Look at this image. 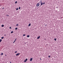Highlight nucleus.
I'll list each match as a JSON object with an SVG mask.
<instances>
[{"label":"nucleus","mask_w":63,"mask_h":63,"mask_svg":"<svg viewBox=\"0 0 63 63\" xmlns=\"http://www.w3.org/2000/svg\"><path fill=\"white\" fill-rule=\"evenodd\" d=\"M1 41H2V39H0V42H1Z\"/></svg>","instance_id":"dca6fc26"},{"label":"nucleus","mask_w":63,"mask_h":63,"mask_svg":"<svg viewBox=\"0 0 63 63\" xmlns=\"http://www.w3.org/2000/svg\"><path fill=\"white\" fill-rule=\"evenodd\" d=\"M17 1H16L15 2V4H16L17 3Z\"/></svg>","instance_id":"aec40b11"},{"label":"nucleus","mask_w":63,"mask_h":63,"mask_svg":"<svg viewBox=\"0 0 63 63\" xmlns=\"http://www.w3.org/2000/svg\"><path fill=\"white\" fill-rule=\"evenodd\" d=\"M40 36H39L37 37V39H40Z\"/></svg>","instance_id":"423d86ee"},{"label":"nucleus","mask_w":63,"mask_h":63,"mask_svg":"<svg viewBox=\"0 0 63 63\" xmlns=\"http://www.w3.org/2000/svg\"><path fill=\"white\" fill-rule=\"evenodd\" d=\"M16 52H17V51H16L15 52V53H16Z\"/></svg>","instance_id":"b1692460"},{"label":"nucleus","mask_w":63,"mask_h":63,"mask_svg":"<svg viewBox=\"0 0 63 63\" xmlns=\"http://www.w3.org/2000/svg\"><path fill=\"white\" fill-rule=\"evenodd\" d=\"M16 26H18V24H17L16 25Z\"/></svg>","instance_id":"9b49d317"},{"label":"nucleus","mask_w":63,"mask_h":63,"mask_svg":"<svg viewBox=\"0 0 63 63\" xmlns=\"http://www.w3.org/2000/svg\"><path fill=\"white\" fill-rule=\"evenodd\" d=\"M18 10V8H16V11H17V10Z\"/></svg>","instance_id":"4468645a"},{"label":"nucleus","mask_w":63,"mask_h":63,"mask_svg":"<svg viewBox=\"0 0 63 63\" xmlns=\"http://www.w3.org/2000/svg\"><path fill=\"white\" fill-rule=\"evenodd\" d=\"M40 2H42V0H41V1H40Z\"/></svg>","instance_id":"7c9ffc66"},{"label":"nucleus","mask_w":63,"mask_h":63,"mask_svg":"<svg viewBox=\"0 0 63 63\" xmlns=\"http://www.w3.org/2000/svg\"><path fill=\"white\" fill-rule=\"evenodd\" d=\"M19 9H20V7H19Z\"/></svg>","instance_id":"5701e85b"},{"label":"nucleus","mask_w":63,"mask_h":63,"mask_svg":"<svg viewBox=\"0 0 63 63\" xmlns=\"http://www.w3.org/2000/svg\"><path fill=\"white\" fill-rule=\"evenodd\" d=\"M45 2H44V3H43V4L44 5V4H45Z\"/></svg>","instance_id":"cd10ccee"},{"label":"nucleus","mask_w":63,"mask_h":63,"mask_svg":"<svg viewBox=\"0 0 63 63\" xmlns=\"http://www.w3.org/2000/svg\"><path fill=\"white\" fill-rule=\"evenodd\" d=\"M13 32H13V31H12L11 32V33H13Z\"/></svg>","instance_id":"2eb2a0df"},{"label":"nucleus","mask_w":63,"mask_h":63,"mask_svg":"<svg viewBox=\"0 0 63 63\" xmlns=\"http://www.w3.org/2000/svg\"><path fill=\"white\" fill-rule=\"evenodd\" d=\"M40 60H42V59H40Z\"/></svg>","instance_id":"72a5a7b5"},{"label":"nucleus","mask_w":63,"mask_h":63,"mask_svg":"<svg viewBox=\"0 0 63 63\" xmlns=\"http://www.w3.org/2000/svg\"><path fill=\"white\" fill-rule=\"evenodd\" d=\"M10 63H12L11 62H10Z\"/></svg>","instance_id":"2f4dec72"},{"label":"nucleus","mask_w":63,"mask_h":63,"mask_svg":"<svg viewBox=\"0 0 63 63\" xmlns=\"http://www.w3.org/2000/svg\"><path fill=\"white\" fill-rule=\"evenodd\" d=\"M33 59L32 58H31L30 59V61H32V60Z\"/></svg>","instance_id":"20e7f679"},{"label":"nucleus","mask_w":63,"mask_h":63,"mask_svg":"<svg viewBox=\"0 0 63 63\" xmlns=\"http://www.w3.org/2000/svg\"><path fill=\"white\" fill-rule=\"evenodd\" d=\"M1 27H4V25H1Z\"/></svg>","instance_id":"0eeeda50"},{"label":"nucleus","mask_w":63,"mask_h":63,"mask_svg":"<svg viewBox=\"0 0 63 63\" xmlns=\"http://www.w3.org/2000/svg\"><path fill=\"white\" fill-rule=\"evenodd\" d=\"M25 36V34H24L23 35V36L24 37V36Z\"/></svg>","instance_id":"ddd939ff"},{"label":"nucleus","mask_w":63,"mask_h":63,"mask_svg":"<svg viewBox=\"0 0 63 63\" xmlns=\"http://www.w3.org/2000/svg\"><path fill=\"white\" fill-rule=\"evenodd\" d=\"M9 28H10V29H11L12 28H11V27H10Z\"/></svg>","instance_id":"393cba45"},{"label":"nucleus","mask_w":63,"mask_h":63,"mask_svg":"<svg viewBox=\"0 0 63 63\" xmlns=\"http://www.w3.org/2000/svg\"><path fill=\"white\" fill-rule=\"evenodd\" d=\"M26 61H27V59H25V60L24 62H26Z\"/></svg>","instance_id":"f03ea898"},{"label":"nucleus","mask_w":63,"mask_h":63,"mask_svg":"<svg viewBox=\"0 0 63 63\" xmlns=\"http://www.w3.org/2000/svg\"><path fill=\"white\" fill-rule=\"evenodd\" d=\"M16 38L15 39V42H16Z\"/></svg>","instance_id":"4be33fe9"},{"label":"nucleus","mask_w":63,"mask_h":63,"mask_svg":"<svg viewBox=\"0 0 63 63\" xmlns=\"http://www.w3.org/2000/svg\"><path fill=\"white\" fill-rule=\"evenodd\" d=\"M36 6L37 7H39V6H40V3H38L37 4H36Z\"/></svg>","instance_id":"f257e3e1"},{"label":"nucleus","mask_w":63,"mask_h":63,"mask_svg":"<svg viewBox=\"0 0 63 63\" xmlns=\"http://www.w3.org/2000/svg\"><path fill=\"white\" fill-rule=\"evenodd\" d=\"M3 55V53H1V55Z\"/></svg>","instance_id":"f8f14e48"},{"label":"nucleus","mask_w":63,"mask_h":63,"mask_svg":"<svg viewBox=\"0 0 63 63\" xmlns=\"http://www.w3.org/2000/svg\"><path fill=\"white\" fill-rule=\"evenodd\" d=\"M45 26H47V25H45Z\"/></svg>","instance_id":"473e14b6"},{"label":"nucleus","mask_w":63,"mask_h":63,"mask_svg":"<svg viewBox=\"0 0 63 63\" xmlns=\"http://www.w3.org/2000/svg\"><path fill=\"white\" fill-rule=\"evenodd\" d=\"M6 16H9V15H6Z\"/></svg>","instance_id":"412c9836"},{"label":"nucleus","mask_w":63,"mask_h":63,"mask_svg":"<svg viewBox=\"0 0 63 63\" xmlns=\"http://www.w3.org/2000/svg\"><path fill=\"white\" fill-rule=\"evenodd\" d=\"M15 41H14V42H13V43H15Z\"/></svg>","instance_id":"bb28decb"},{"label":"nucleus","mask_w":63,"mask_h":63,"mask_svg":"<svg viewBox=\"0 0 63 63\" xmlns=\"http://www.w3.org/2000/svg\"><path fill=\"white\" fill-rule=\"evenodd\" d=\"M31 25V24H29V25L28 26H30Z\"/></svg>","instance_id":"1a4fd4ad"},{"label":"nucleus","mask_w":63,"mask_h":63,"mask_svg":"<svg viewBox=\"0 0 63 63\" xmlns=\"http://www.w3.org/2000/svg\"><path fill=\"white\" fill-rule=\"evenodd\" d=\"M4 9V8H2V9Z\"/></svg>","instance_id":"c85d7f7f"},{"label":"nucleus","mask_w":63,"mask_h":63,"mask_svg":"<svg viewBox=\"0 0 63 63\" xmlns=\"http://www.w3.org/2000/svg\"><path fill=\"white\" fill-rule=\"evenodd\" d=\"M5 56H7V55H5Z\"/></svg>","instance_id":"f704fd0d"},{"label":"nucleus","mask_w":63,"mask_h":63,"mask_svg":"<svg viewBox=\"0 0 63 63\" xmlns=\"http://www.w3.org/2000/svg\"><path fill=\"white\" fill-rule=\"evenodd\" d=\"M40 4L41 6H42V5H43V2H41V3Z\"/></svg>","instance_id":"39448f33"},{"label":"nucleus","mask_w":63,"mask_h":63,"mask_svg":"<svg viewBox=\"0 0 63 63\" xmlns=\"http://www.w3.org/2000/svg\"><path fill=\"white\" fill-rule=\"evenodd\" d=\"M1 39H4V37H1Z\"/></svg>","instance_id":"9d476101"},{"label":"nucleus","mask_w":63,"mask_h":63,"mask_svg":"<svg viewBox=\"0 0 63 63\" xmlns=\"http://www.w3.org/2000/svg\"><path fill=\"white\" fill-rule=\"evenodd\" d=\"M56 8H57V9H58V7H56Z\"/></svg>","instance_id":"a878e982"},{"label":"nucleus","mask_w":63,"mask_h":63,"mask_svg":"<svg viewBox=\"0 0 63 63\" xmlns=\"http://www.w3.org/2000/svg\"><path fill=\"white\" fill-rule=\"evenodd\" d=\"M17 28H15V30H17Z\"/></svg>","instance_id":"f3484780"},{"label":"nucleus","mask_w":63,"mask_h":63,"mask_svg":"<svg viewBox=\"0 0 63 63\" xmlns=\"http://www.w3.org/2000/svg\"><path fill=\"white\" fill-rule=\"evenodd\" d=\"M19 54H20V53H17L16 55V56H18V55H19Z\"/></svg>","instance_id":"7ed1b4c3"},{"label":"nucleus","mask_w":63,"mask_h":63,"mask_svg":"<svg viewBox=\"0 0 63 63\" xmlns=\"http://www.w3.org/2000/svg\"><path fill=\"white\" fill-rule=\"evenodd\" d=\"M27 38H29V37H30V35H27Z\"/></svg>","instance_id":"6e6552de"},{"label":"nucleus","mask_w":63,"mask_h":63,"mask_svg":"<svg viewBox=\"0 0 63 63\" xmlns=\"http://www.w3.org/2000/svg\"><path fill=\"white\" fill-rule=\"evenodd\" d=\"M6 34H4V36H6Z\"/></svg>","instance_id":"c756f323"},{"label":"nucleus","mask_w":63,"mask_h":63,"mask_svg":"<svg viewBox=\"0 0 63 63\" xmlns=\"http://www.w3.org/2000/svg\"><path fill=\"white\" fill-rule=\"evenodd\" d=\"M54 40H55V41H56V39H55V38L54 39Z\"/></svg>","instance_id":"a211bd4d"},{"label":"nucleus","mask_w":63,"mask_h":63,"mask_svg":"<svg viewBox=\"0 0 63 63\" xmlns=\"http://www.w3.org/2000/svg\"><path fill=\"white\" fill-rule=\"evenodd\" d=\"M48 57H49V58H50V56H48Z\"/></svg>","instance_id":"6ab92c4d"}]
</instances>
